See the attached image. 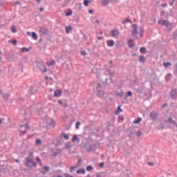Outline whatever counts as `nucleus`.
<instances>
[{
  "label": "nucleus",
  "mask_w": 177,
  "mask_h": 177,
  "mask_svg": "<svg viewBox=\"0 0 177 177\" xmlns=\"http://www.w3.org/2000/svg\"><path fill=\"white\" fill-rule=\"evenodd\" d=\"M25 165L30 169L34 167V168H37V162H34V153L32 152H30L28 154V156L25 158Z\"/></svg>",
  "instance_id": "f257e3e1"
},
{
  "label": "nucleus",
  "mask_w": 177,
  "mask_h": 177,
  "mask_svg": "<svg viewBox=\"0 0 177 177\" xmlns=\"http://www.w3.org/2000/svg\"><path fill=\"white\" fill-rule=\"evenodd\" d=\"M39 32L41 35H48L49 34V29L45 26H40Z\"/></svg>",
  "instance_id": "f03ea898"
},
{
  "label": "nucleus",
  "mask_w": 177,
  "mask_h": 177,
  "mask_svg": "<svg viewBox=\"0 0 177 177\" xmlns=\"http://www.w3.org/2000/svg\"><path fill=\"white\" fill-rule=\"evenodd\" d=\"M38 67H39V70L41 71V73H46V71H48V70L46 69V66H45V64L44 63V62H39Z\"/></svg>",
  "instance_id": "7ed1b4c3"
},
{
  "label": "nucleus",
  "mask_w": 177,
  "mask_h": 177,
  "mask_svg": "<svg viewBox=\"0 0 177 177\" xmlns=\"http://www.w3.org/2000/svg\"><path fill=\"white\" fill-rule=\"evenodd\" d=\"M170 97L173 99L174 100H176V96H177V90L176 88H173L171 90L170 93Z\"/></svg>",
  "instance_id": "20e7f679"
},
{
  "label": "nucleus",
  "mask_w": 177,
  "mask_h": 177,
  "mask_svg": "<svg viewBox=\"0 0 177 177\" xmlns=\"http://www.w3.org/2000/svg\"><path fill=\"white\" fill-rule=\"evenodd\" d=\"M97 95L98 97L103 99V97L106 96V93L104 92V91L99 90V88H97Z\"/></svg>",
  "instance_id": "39448f33"
},
{
  "label": "nucleus",
  "mask_w": 177,
  "mask_h": 177,
  "mask_svg": "<svg viewBox=\"0 0 177 177\" xmlns=\"http://www.w3.org/2000/svg\"><path fill=\"white\" fill-rule=\"evenodd\" d=\"M50 170V167L49 166H45L41 168L40 172L41 174H42V175H46V174H48V172H49Z\"/></svg>",
  "instance_id": "423d86ee"
},
{
  "label": "nucleus",
  "mask_w": 177,
  "mask_h": 177,
  "mask_svg": "<svg viewBox=\"0 0 177 177\" xmlns=\"http://www.w3.org/2000/svg\"><path fill=\"white\" fill-rule=\"evenodd\" d=\"M0 95H1L4 100H8L9 97H10V93L8 92V93H3L1 89H0Z\"/></svg>",
  "instance_id": "0eeeda50"
},
{
  "label": "nucleus",
  "mask_w": 177,
  "mask_h": 177,
  "mask_svg": "<svg viewBox=\"0 0 177 177\" xmlns=\"http://www.w3.org/2000/svg\"><path fill=\"white\" fill-rule=\"evenodd\" d=\"M150 118L152 120H157V117H158V113L156 111H152L149 114Z\"/></svg>",
  "instance_id": "6e6552de"
},
{
  "label": "nucleus",
  "mask_w": 177,
  "mask_h": 177,
  "mask_svg": "<svg viewBox=\"0 0 177 177\" xmlns=\"http://www.w3.org/2000/svg\"><path fill=\"white\" fill-rule=\"evenodd\" d=\"M132 28H133V31L131 32V35H133V37H135L136 35H138V25L133 24Z\"/></svg>",
  "instance_id": "1a4fd4ad"
},
{
  "label": "nucleus",
  "mask_w": 177,
  "mask_h": 177,
  "mask_svg": "<svg viewBox=\"0 0 177 177\" xmlns=\"http://www.w3.org/2000/svg\"><path fill=\"white\" fill-rule=\"evenodd\" d=\"M158 24H160V26H165V27H168L169 26V22L167 20H159Z\"/></svg>",
  "instance_id": "9d476101"
},
{
  "label": "nucleus",
  "mask_w": 177,
  "mask_h": 177,
  "mask_svg": "<svg viewBox=\"0 0 177 177\" xmlns=\"http://www.w3.org/2000/svg\"><path fill=\"white\" fill-rule=\"evenodd\" d=\"M111 35L113 38H115V37H118L119 32L117 29H113L111 31Z\"/></svg>",
  "instance_id": "9b49d317"
},
{
  "label": "nucleus",
  "mask_w": 177,
  "mask_h": 177,
  "mask_svg": "<svg viewBox=\"0 0 177 177\" xmlns=\"http://www.w3.org/2000/svg\"><path fill=\"white\" fill-rule=\"evenodd\" d=\"M60 138L65 139L66 140H68V139H70V136H68V134H66L64 132H62L60 135Z\"/></svg>",
  "instance_id": "f8f14e48"
},
{
  "label": "nucleus",
  "mask_w": 177,
  "mask_h": 177,
  "mask_svg": "<svg viewBox=\"0 0 177 177\" xmlns=\"http://www.w3.org/2000/svg\"><path fill=\"white\" fill-rule=\"evenodd\" d=\"M108 80H109V79L106 78L105 82H102V84L98 83V84H97L98 88H104V86H106V85L107 84H109V82H107Z\"/></svg>",
  "instance_id": "ddd939ff"
},
{
  "label": "nucleus",
  "mask_w": 177,
  "mask_h": 177,
  "mask_svg": "<svg viewBox=\"0 0 177 177\" xmlns=\"http://www.w3.org/2000/svg\"><path fill=\"white\" fill-rule=\"evenodd\" d=\"M54 96L55 97H60V96H62V91L61 90H57L56 91H55Z\"/></svg>",
  "instance_id": "4468645a"
},
{
  "label": "nucleus",
  "mask_w": 177,
  "mask_h": 177,
  "mask_svg": "<svg viewBox=\"0 0 177 177\" xmlns=\"http://www.w3.org/2000/svg\"><path fill=\"white\" fill-rule=\"evenodd\" d=\"M62 153V149H57L55 150V151L53 153V157H56L57 156H59Z\"/></svg>",
  "instance_id": "2eb2a0df"
},
{
  "label": "nucleus",
  "mask_w": 177,
  "mask_h": 177,
  "mask_svg": "<svg viewBox=\"0 0 177 177\" xmlns=\"http://www.w3.org/2000/svg\"><path fill=\"white\" fill-rule=\"evenodd\" d=\"M131 96H132V91H127L124 95V100H127V99H128V97Z\"/></svg>",
  "instance_id": "dca6fc26"
},
{
  "label": "nucleus",
  "mask_w": 177,
  "mask_h": 177,
  "mask_svg": "<svg viewBox=\"0 0 177 177\" xmlns=\"http://www.w3.org/2000/svg\"><path fill=\"white\" fill-rule=\"evenodd\" d=\"M77 174H82V175H85V169L81 168L77 170L76 171Z\"/></svg>",
  "instance_id": "f3484780"
},
{
  "label": "nucleus",
  "mask_w": 177,
  "mask_h": 177,
  "mask_svg": "<svg viewBox=\"0 0 177 177\" xmlns=\"http://www.w3.org/2000/svg\"><path fill=\"white\" fill-rule=\"evenodd\" d=\"M55 63H56V62L54 59H53V60L47 62L46 64H47V66H48V67H50L52 66H55Z\"/></svg>",
  "instance_id": "a211bd4d"
},
{
  "label": "nucleus",
  "mask_w": 177,
  "mask_h": 177,
  "mask_svg": "<svg viewBox=\"0 0 177 177\" xmlns=\"http://www.w3.org/2000/svg\"><path fill=\"white\" fill-rule=\"evenodd\" d=\"M140 63H145L146 62V58L143 55H140L139 58Z\"/></svg>",
  "instance_id": "6ab92c4d"
},
{
  "label": "nucleus",
  "mask_w": 177,
  "mask_h": 177,
  "mask_svg": "<svg viewBox=\"0 0 177 177\" xmlns=\"http://www.w3.org/2000/svg\"><path fill=\"white\" fill-rule=\"evenodd\" d=\"M75 140H76V142H77V143H80V138L77 137V135H75V136H73V140H72V142H75Z\"/></svg>",
  "instance_id": "aec40b11"
},
{
  "label": "nucleus",
  "mask_w": 177,
  "mask_h": 177,
  "mask_svg": "<svg viewBox=\"0 0 177 177\" xmlns=\"http://www.w3.org/2000/svg\"><path fill=\"white\" fill-rule=\"evenodd\" d=\"M132 42H133V39H131L128 41L129 48H133V44Z\"/></svg>",
  "instance_id": "412c9836"
},
{
  "label": "nucleus",
  "mask_w": 177,
  "mask_h": 177,
  "mask_svg": "<svg viewBox=\"0 0 177 177\" xmlns=\"http://www.w3.org/2000/svg\"><path fill=\"white\" fill-rule=\"evenodd\" d=\"M107 46H114V40H108L107 41Z\"/></svg>",
  "instance_id": "4be33fe9"
},
{
  "label": "nucleus",
  "mask_w": 177,
  "mask_h": 177,
  "mask_svg": "<svg viewBox=\"0 0 177 177\" xmlns=\"http://www.w3.org/2000/svg\"><path fill=\"white\" fill-rule=\"evenodd\" d=\"M101 5H102V6H107V5H109V0H102Z\"/></svg>",
  "instance_id": "5701e85b"
},
{
  "label": "nucleus",
  "mask_w": 177,
  "mask_h": 177,
  "mask_svg": "<svg viewBox=\"0 0 177 177\" xmlns=\"http://www.w3.org/2000/svg\"><path fill=\"white\" fill-rule=\"evenodd\" d=\"M32 37L34 38V39L35 41H37V39H38V35H37V33L35 32H32Z\"/></svg>",
  "instance_id": "b1692460"
},
{
  "label": "nucleus",
  "mask_w": 177,
  "mask_h": 177,
  "mask_svg": "<svg viewBox=\"0 0 177 177\" xmlns=\"http://www.w3.org/2000/svg\"><path fill=\"white\" fill-rule=\"evenodd\" d=\"M72 30H73V27H71V26H66V34H68L69 31H72Z\"/></svg>",
  "instance_id": "393cba45"
},
{
  "label": "nucleus",
  "mask_w": 177,
  "mask_h": 177,
  "mask_svg": "<svg viewBox=\"0 0 177 177\" xmlns=\"http://www.w3.org/2000/svg\"><path fill=\"white\" fill-rule=\"evenodd\" d=\"M143 34H145V28L143 27H141L140 29V37H143Z\"/></svg>",
  "instance_id": "a878e982"
},
{
  "label": "nucleus",
  "mask_w": 177,
  "mask_h": 177,
  "mask_svg": "<svg viewBox=\"0 0 177 177\" xmlns=\"http://www.w3.org/2000/svg\"><path fill=\"white\" fill-rule=\"evenodd\" d=\"M140 53H146L147 52V50L145 47H141L140 48Z\"/></svg>",
  "instance_id": "bb28decb"
},
{
  "label": "nucleus",
  "mask_w": 177,
  "mask_h": 177,
  "mask_svg": "<svg viewBox=\"0 0 177 177\" xmlns=\"http://www.w3.org/2000/svg\"><path fill=\"white\" fill-rule=\"evenodd\" d=\"M21 52H30V48H27V47H23L21 50Z\"/></svg>",
  "instance_id": "cd10ccee"
},
{
  "label": "nucleus",
  "mask_w": 177,
  "mask_h": 177,
  "mask_svg": "<svg viewBox=\"0 0 177 177\" xmlns=\"http://www.w3.org/2000/svg\"><path fill=\"white\" fill-rule=\"evenodd\" d=\"M163 66L167 68L169 66H172V64L171 62H164Z\"/></svg>",
  "instance_id": "c85d7f7f"
},
{
  "label": "nucleus",
  "mask_w": 177,
  "mask_h": 177,
  "mask_svg": "<svg viewBox=\"0 0 177 177\" xmlns=\"http://www.w3.org/2000/svg\"><path fill=\"white\" fill-rule=\"evenodd\" d=\"M86 169L88 171V172H91V171L93 169V167H92V165H88L86 167Z\"/></svg>",
  "instance_id": "c756f323"
},
{
  "label": "nucleus",
  "mask_w": 177,
  "mask_h": 177,
  "mask_svg": "<svg viewBox=\"0 0 177 177\" xmlns=\"http://www.w3.org/2000/svg\"><path fill=\"white\" fill-rule=\"evenodd\" d=\"M142 121V118H138L136 120L133 121V124H139Z\"/></svg>",
  "instance_id": "7c9ffc66"
},
{
  "label": "nucleus",
  "mask_w": 177,
  "mask_h": 177,
  "mask_svg": "<svg viewBox=\"0 0 177 177\" xmlns=\"http://www.w3.org/2000/svg\"><path fill=\"white\" fill-rule=\"evenodd\" d=\"M23 127H25L26 129H30V125H28V123H26L24 125H21L20 128H23Z\"/></svg>",
  "instance_id": "2f4dec72"
},
{
  "label": "nucleus",
  "mask_w": 177,
  "mask_h": 177,
  "mask_svg": "<svg viewBox=\"0 0 177 177\" xmlns=\"http://www.w3.org/2000/svg\"><path fill=\"white\" fill-rule=\"evenodd\" d=\"M11 31H12V32H14V33L17 32V29H16V26H12Z\"/></svg>",
  "instance_id": "473e14b6"
},
{
  "label": "nucleus",
  "mask_w": 177,
  "mask_h": 177,
  "mask_svg": "<svg viewBox=\"0 0 177 177\" xmlns=\"http://www.w3.org/2000/svg\"><path fill=\"white\" fill-rule=\"evenodd\" d=\"M120 112H122V109H121V106H118V110L117 111L115 112V114H118Z\"/></svg>",
  "instance_id": "72a5a7b5"
},
{
  "label": "nucleus",
  "mask_w": 177,
  "mask_h": 177,
  "mask_svg": "<svg viewBox=\"0 0 177 177\" xmlns=\"http://www.w3.org/2000/svg\"><path fill=\"white\" fill-rule=\"evenodd\" d=\"M171 77H172V75L171 73H168L166 76V80L169 81L171 80Z\"/></svg>",
  "instance_id": "f704fd0d"
},
{
  "label": "nucleus",
  "mask_w": 177,
  "mask_h": 177,
  "mask_svg": "<svg viewBox=\"0 0 177 177\" xmlns=\"http://www.w3.org/2000/svg\"><path fill=\"white\" fill-rule=\"evenodd\" d=\"M88 3H91V1H88V0H84V6H88Z\"/></svg>",
  "instance_id": "c9c22d12"
},
{
  "label": "nucleus",
  "mask_w": 177,
  "mask_h": 177,
  "mask_svg": "<svg viewBox=\"0 0 177 177\" xmlns=\"http://www.w3.org/2000/svg\"><path fill=\"white\" fill-rule=\"evenodd\" d=\"M65 149H71V145L70 142H67L65 145Z\"/></svg>",
  "instance_id": "e433bc0d"
},
{
  "label": "nucleus",
  "mask_w": 177,
  "mask_h": 177,
  "mask_svg": "<svg viewBox=\"0 0 177 177\" xmlns=\"http://www.w3.org/2000/svg\"><path fill=\"white\" fill-rule=\"evenodd\" d=\"M80 125H81V122H77L76 124H75L76 129H80Z\"/></svg>",
  "instance_id": "4c0bfd02"
},
{
  "label": "nucleus",
  "mask_w": 177,
  "mask_h": 177,
  "mask_svg": "<svg viewBox=\"0 0 177 177\" xmlns=\"http://www.w3.org/2000/svg\"><path fill=\"white\" fill-rule=\"evenodd\" d=\"M71 15H73V11H72L71 10H70L69 12H67L65 14V15H66V17L71 16Z\"/></svg>",
  "instance_id": "58836bf2"
},
{
  "label": "nucleus",
  "mask_w": 177,
  "mask_h": 177,
  "mask_svg": "<svg viewBox=\"0 0 177 177\" xmlns=\"http://www.w3.org/2000/svg\"><path fill=\"white\" fill-rule=\"evenodd\" d=\"M132 21L129 19H127L126 20L122 21V24H125V23H131Z\"/></svg>",
  "instance_id": "ea45409f"
},
{
  "label": "nucleus",
  "mask_w": 177,
  "mask_h": 177,
  "mask_svg": "<svg viewBox=\"0 0 177 177\" xmlns=\"http://www.w3.org/2000/svg\"><path fill=\"white\" fill-rule=\"evenodd\" d=\"M77 166H72L70 168V172H73V171H75V168H77Z\"/></svg>",
  "instance_id": "a19ab883"
},
{
  "label": "nucleus",
  "mask_w": 177,
  "mask_h": 177,
  "mask_svg": "<svg viewBox=\"0 0 177 177\" xmlns=\"http://www.w3.org/2000/svg\"><path fill=\"white\" fill-rule=\"evenodd\" d=\"M117 95L119 96V97H122V96H124V92H119L117 93Z\"/></svg>",
  "instance_id": "79ce46f5"
},
{
  "label": "nucleus",
  "mask_w": 177,
  "mask_h": 177,
  "mask_svg": "<svg viewBox=\"0 0 177 177\" xmlns=\"http://www.w3.org/2000/svg\"><path fill=\"white\" fill-rule=\"evenodd\" d=\"M173 37L174 39H177V30L173 33Z\"/></svg>",
  "instance_id": "37998d69"
},
{
  "label": "nucleus",
  "mask_w": 177,
  "mask_h": 177,
  "mask_svg": "<svg viewBox=\"0 0 177 177\" xmlns=\"http://www.w3.org/2000/svg\"><path fill=\"white\" fill-rule=\"evenodd\" d=\"M108 73L111 77H114V73L111 71V70H108Z\"/></svg>",
  "instance_id": "c03bdc74"
},
{
  "label": "nucleus",
  "mask_w": 177,
  "mask_h": 177,
  "mask_svg": "<svg viewBox=\"0 0 177 177\" xmlns=\"http://www.w3.org/2000/svg\"><path fill=\"white\" fill-rule=\"evenodd\" d=\"M35 143L36 145H41V143H42V141H41L40 139H37Z\"/></svg>",
  "instance_id": "a18cd8bd"
},
{
  "label": "nucleus",
  "mask_w": 177,
  "mask_h": 177,
  "mask_svg": "<svg viewBox=\"0 0 177 177\" xmlns=\"http://www.w3.org/2000/svg\"><path fill=\"white\" fill-rule=\"evenodd\" d=\"M11 43L12 44V45H14V46H16V45H17V40H12Z\"/></svg>",
  "instance_id": "49530a36"
},
{
  "label": "nucleus",
  "mask_w": 177,
  "mask_h": 177,
  "mask_svg": "<svg viewBox=\"0 0 177 177\" xmlns=\"http://www.w3.org/2000/svg\"><path fill=\"white\" fill-rule=\"evenodd\" d=\"M93 147V145H90L89 147L86 149L87 151L88 152L92 151Z\"/></svg>",
  "instance_id": "de8ad7c7"
},
{
  "label": "nucleus",
  "mask_w": 177,
  "mask_h": 177,
  "mask_svg": "<svg viewBox=\"0 0 177 177\" xmlns=\"http://www.w3.org/2000/svg\"><path fill=\"white\" fill-rule=\"evenodd\" d=\"M64 176H65V177H73V176L68 174V173H65V174H64Z\"/></svg>",
  "instance_id": "09e8293b"
},
{
  "label": "nucleus",
  "mask_w": 177,
  "mask_h": 177,
  "mask_svg": "<svg viewBox=\"0 0 177 177\" xmlns=\"http://www.w3.org/2000/svg\"><path fill=\"white\" fill-rule=\"evenodd\" d=\"M81 55H82V56H86V52H85V51H82V52H81Z\"/></svg>",
  "instance_id": "8fccbe9b"
},
{
  "label": "nucleus",
  "mask_w": 177,
  "mask_h": 177,
  "mask_svg": "<svg viewBox=\"0 0 177 177\" xmlns=\"http://www.w3.org/2000/svg\"><path fill=\"white\" fill-rule=\"evenodd\" d=\"M167 3L161 4V7H162V8H167Z\"/></svg>",
  "instance_id": "3c124183"
},
{
  "label": "nucleus",
  "mask_w": 177,
  "mask_h": 177,
  "mask_svg": "<svg viewBox=\"0 0 177 177\" xmlns=\"http://www.w3.org/2000/svg\"><path fill=\"white\" fill-rule=\"evenodd\" d=\"M15 5H21V3L20 1H16L15 2Z\"/></svg>",
  "instance_id": "603ef678"
},
{
  "label": "nucleus",
  "mask_w": 177,
  "mask_h": 177,
  "mask_svg": "<svg viewBox=\"0 0 177 177\" xmlns=\"http://www.w3.org/2000/svg\"><path fill=\"white\" fill-rule=\"evenodd\" d=\"M88 13H90V15H93V10H89Z\"/></svg>",
  "instance_id": "864d4df0"
},
{
  "label": "nucleus",
  "mask_w": 177,
  "mask_h": 177,
  "mask_svg": "<svg viewBox=\"0 0 177 177\" xmlns=\"http://www.w3.org/2000/svg\"><path fill=\"white\" fill-rule=\"evenodd\" d=\"M140 135H142V132H140V131H138L137 132V136H140Z\"/></svg>",
  "instance_id": "5fc2aeb1"
},
{
  "label": "nucleus",
  "mask_w": 177,
  "mask_h": 177,
  "mask_svg": "<svg viewBox=\"0 0 177 177\" xmlns=\"http://www.w3.org/2000/svg\"><path fill=\"white\" fill-rule=\"evenodd\" d=\"M26 35H27L28 37H30V35H31V32H30V31H28V32H26Z\"/></svg>",
  "instance_id": "6e6d98bb"
},
{
  "label": "nucleus",
  "mask_w": 177,
  "mask_h": 177,
  "mask_svg": "<svg viewBox=\"0 0 177 177\" xmlns=\"http://www.w3.org/2000/svg\"><path fill=\"white\" fill-rule=\"evenodd\" d=\"M58 103L59 104H63V101H62V100H59Z\"/></svg>",
  "instance_id": "4d7b16f0"
},
{
  "label": "nucleus",
  "mask_w": 177,
  "mask_h": 177,
  "mask_svg": "<svg viewBox=\"0 0 177 177\" xmlns=\"http://www.w3.org/2000/svg\"><path fill=\"white\" fill-rule=\"evenodd\" d=\"M36 161H37V162H41V159H40L39 158H36Z\"/></svg>",
  "instance_id": "13d9d810"
},
{
  "label": "nucleus",
  "mask_w": 177,
  "mask_h": 177,
  "mask_svg": "<svg viewBox=\"0 0 177 177\" xmlns=\"http://www.w3.org/2000/svg\"><path fill=\"white\" fill-rule=\"evenodd\" d=\"M97 39H99V41H100L101 39H103V37L100 36H97Z\"/></svg>",
  "instance_id": "bf43d9fd"
},
{
  "label": "nucleus",
  "mask_w": 177,
  "mask_h": 177,
  "mask_svg": "<svg viewBox=\"0 0 177 177\" xmlns=\"http://www.w3.org/2000/svg\"><path fill=\"white\" fill-rule=\"evenodd\" d=\"M148 165L153 166V165H154V163L149 162H148Z\"/></svg>",
  "instance_id": "052dcab7"
},
{
  "label": "nucleus",
  "mask_w": 177,
  "mask_h": 177,
  "mask_svg": "<svg viewBox=\"0 0 177 177\" xmlns=\"http://www.w3.org/2000/svg\"><path fill=\"white\" fill-rule=\"evenodd\" d=\"M27 133V130L22 131V135H26Z\"/></svg>",
  "instance_id": "680f3d73"
},
{
  "label": "nucleus",
  "mask_w": 177,
  "mask_h": 177,
  "mask_svg": "<svg viewBox=\"0 0 177 177\" xmlns=\"http://www.w3.org/2000/svg\"><path fill=\"white\" fill-rule=\"evenodd\" d=\"M15 162H17V164H20V160H19L18 159H15Z\"/></svg>",
  "instance_id": "e2e57ef3"
},
{
  "label": "nucleus",
  "mask_w": 177,
  "mask_h": 177,
  "mask_svg": "<svg viewBox=\"0 0 177 177\" xmlns=\"http://www.w3.org/2000/svg\"><path fill=\"white\" fill-rule=\"evenodd\" d=\"M165 107H167V104H163L162 106V109H164Z\"/></svg>",
  "instance_id": "0e129e2a"
},
{
  "label": "nucleus",
  "mask_w": 177,
  "mask_h": 177,
  "mask_svg": "<svg viewBox=\"0 0 177 177\" xmlns=\"http://www.w3.org/2000/svg\"><path fill=\"white\" fill-rule=\"evenodd\" d=\"M103 165H104V162H101V163L99 165V167H103Z\"/></svg>",
  "instance_id": "69168bd1"
},
{
  "label": "nucleus",
  "mask_w": 177,
  "mask_h": 177,
  "mask_svg": "<svg viewBox=\"0 0 177 177\" xmlns=\"http://www.w3.org/2000/svg\"><path fill=\"white\" fill-rule=\"evenodd\" d=\"M63 106H64V107H68V105L66 103L63 104Z\"/></svg>",
  "instance_id": "338daca9"
},
{
  "label": "nucleus",
  "mask_w": 177,
  "mask_h": 177,
  "mask_svg": "<svg viewBox=\"0 0 177 177\" xmlns=\"http://www.w3.org/2000/svg\"><path fill=\"white\" fill-rule=\"evenodd\" d=\"M39 10H40V12H44V8H40V9H39Z\"/></svg>",
  "instance_id": "774afa93"
}]
</instances>
